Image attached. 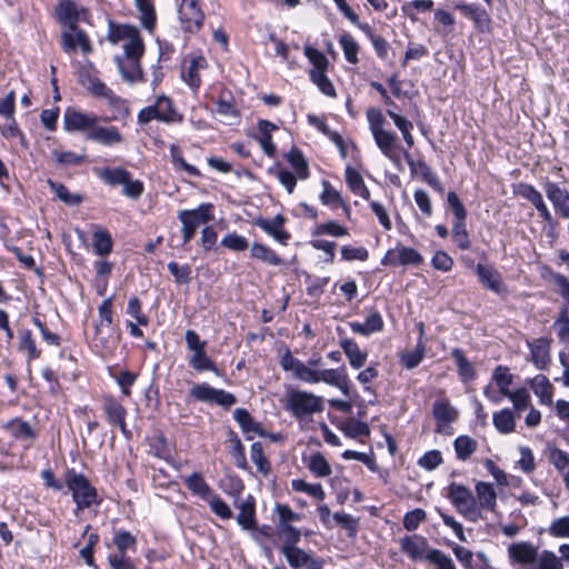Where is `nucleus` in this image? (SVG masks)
Wrapping results in <instances>:
<instances>
[{"instance_id": "obj_1", "label": "nucleus", "mask_w": 569, "mask_h": 569, "mask_svg": "<svg viewBox=\"0 0 569 569\" xmlns=\"http://www.w3.org/2000/svg\"><path fill=\"white\" fill-rule=\"evenodd\" d=\"M280 365L284 371L292 372L293 377L302 382L310 385L325 382L338 388L345 397H350L351 381L343 365L335 369H312L293 357L290 350L283 353Z\"/></svg>"}, {"instance_id": "obj_2", "label": "nucleus", "mask_w": 569, "mask_h": 569, "mask_svg": "<svg viewBox=\"0 0 569 569\" xmlns=\"http://www.w3.org/2000/svg\"><path fill=\"white\" fill-rule=\"evenodd\" d=\"M57 17L60 23L66 29L62 32V48L66 52H74L78 49L87 54L91 51L89 38L78 28V22L88 19V11L84 8H79L78 4L71 0H62L57 7Z\"/></svg>"}, {"instance_id": "obj_3", "label": "nucleus", "mask_w": 569, "mask_h": 569, "mask_svg": "<svg viewBox=\"0 0 569 569\" xmlns=\"http://www.w3.org/2000/svg\"><path fill=\"white\" fill-rule=\"evenodd\" d=\"M64 483L76 505V516L84 509L101 503L102 499L99 497L98 490L91 485L86 475L77 472L74 469H67L64 472Z\"/></svg>"}, {"instance_id": "obj_4", "label": "nucleus", "mask_w": 569, "mask_h": 569, "mask_svg": "<svg viewBox=\"0 0 569 569\" xmlns=\"http://www.w3.org/2000/svg\"><path fill=\"white\" fill-rule=\"evenodd\" d=\"M286 409L296 418H305L323 410V399L312 392L300 389H288Z\"/></svg>"}, {"instance_id": "obj_5", "label": "nucleus", "mask_w": 569, "mask_h": 569, "mask_svg": "<svg viewBox=\"0 0 569 569\" xmlns=\"http://www.w3.org/2000/svg\"><path fill=\"white\" fill-rule=\"evenodd\" d=\"M152 120H158L164 123L181 122L182 116L176 111L170 98L166 96H158L153 104L141 109L138 113L139 123L143 124Z\"/></svg>"}, {"instance_id": "obj_6", "label": "nucleus", "mask_w": 569, "mask_h": 569, "mask_svg": "<svg viewBox=\"0 0 569 569\" xmlns=\"http://www.w3.org/2000/svg\"><path fill=\"white\" fill-rule=\"evenodd\" d=\"M448 498L457 511L470 521H477L480 512L471 490L460 483L451 482L448 486Z\"/></svg>"}, {"instance_id": "obj_7", "label": "nucleus", "mask_w": 569, "mask_h": 569, "mask_svg": "<svg viewBox=\"0 0 569 569\" xmlns=\"http://www.w3.org/2000/svg\"><path fill=\"white\" fill-rule=\"evenodd\" d=\"M190 396L198 401L217 403L230 408L237 402V398L222 389H216L208 383L196 385L190 390Z\"/></svg>"}, {"instance_id": "obj_8", "label": "nucleus", "mask_w": 569, "mask_h": 569, "mask_svg": "<svg viewBox=\"0 0 569 569\" xmlns=\"http://www.w3.org/2000/svg\"><path fill=\"white\" fill-rule=\"evenodd\" d=\"M423 261L422 256L413 248L397 246L389 249L381 259V264L386 267L397 266H419Z\"/></svg>"}, {"instance_id": "obj_9", "label": "nucleus", "mask_w": 569, "mask_h": 569, "mask_svg": "<svg viewBox=\"0 0 569 569\" xmlns=\"http://www.w3.org/2000/svg\"><path fill=\"white\" fill-rule=\"evenodd\" d=\"M367 120L369 129L372 133L376 144L378 148H388L390 141H397L398 137L396 133L385 130V117L379 109L370 108L367 110Z\"/></svg>"}, {"instance_id": "obj_10", "label": "nucleus", "mask_w": 569, "mask_h": 569, "mask_svg": "<svg viewBox=\"0 0 569 569\" xmlns=\"http://www.w3.org/2000/svg\"><path fill=\"white\" fill-rule=\"evenodd\" d=\"M516 193L521 198L528 200L538 211L540 218L549 226L555 224L553 217L546 204L541 192L530 183L521 182L517 187Z\"/></svg>"}, {"instance_id": "obj_11", "label": "nucleus", "mask_w": 569, "mask_h": 569, "mask_svg": "<svg viewBox=\"0 0 569 569\" xmlns=\"http://www.w3.org/2000/svg\"><path fill=\"white\" fill-rule=\"evenodd\" d=\"M400 550L412 561L426 560L430 548L428 539L421 535H407L399 540Z\"/></svg>"}, {"instance_id": "obj_12", "label": "nucleus", "mask_w": 569, "mask_h": 569, "mask_svg": "<svg viewBox=\"0 0 569 569\" xmlns=\"http://www.w3.org/2000/svg\"><path fill=\"white\" fill-rule=\"evenodd\" d=\"M542 187L555 211L561 218L569 219V190L550 180H546Z\"/></svg>"}, {"instance_id": "obj_13", "label": "nucleus", "mask_w": 569, "mask_h": 569, "mask_svg": "<svg viewBox=\"0 0 569 569\" xmlns=\"http://www.w3.org/2000/svg\"><path fill=\"white\" fill-rule=\"evenodd\" d=\"M508 557L512 563L522 567H533L538 559L539 549L529 541H519L511 543L508 549Z\"/></svg>"}, {"instance_id": "obj_14", "label": "nucleus", "mask_w": 569, "mask_h": 569, "mask_svg": "<svg viewBox=\"0 0 569 569\" xmlns=\"http://www.w3.org/2000/svg\"><path fill=\"white\" fill-rule=\"evenodd\" d=\"M98 117L93 113L80 112L73 108H67L63 114V126L69 132L90 131L97 124Z\"/></svg>"}, {"instance_id": "obj_15", "label": "nucleus", "mask_w": 569, "mask_h": 569, "mask_svg": "<svg viewBox=\"0 0 569 569\" xmlns=\"http://www.w3.org/2000/svg\"><path fill=\"white\" fill-rule=\"evenodd\" d=\"M281 553L284 556L289 566L293 569L306 567L307 569H320L323 561L313 558L311 555L298 547L282 546Z\"/></svg>"}, {"instance_id": "obj_16", "label": "nucleus", "mask_w": 569, "mask_h": 569, "mask_svg": "<svg viewBox=\"0 0 569 569\" xmlns=\"http://www.w3.org/2000/svg\"><path fill=\"white\" fill-rule=\"evenodd\" d=\"M403 157L410 168L411 174H420L422 180L428 183L435 191L442 194L445 192L443 184L432 171V169L422 159L415 161L411 154L406 150Z\"/></svg>"}, {"instance_id": "obj_17", "label": "nucleus", "mask_w": 569, "mask_h": 569, "mask_svg": "<svg viewBox=\"0 0 569 569\" xmlns=\"http://www.w3.org/2000/svg\"><path fill=\"white\" fill-rule=\"evenodd\" d=\"M432 415L437 422L436 431L449 435L450 432L446 429L457 420L458 410L450 405L449 400L440 399L433 403Z\"/></svg>"}, {"instance_id": "obj_18", "label": "nucleus", "mask_w": 569, "mask_h": 569, "mask_svg": "<svg viewBox=\"0 0 569 569\" xmlns=\"http://www.w3.org/2000/svg\"><path fill=\"white\" fill-rule=\"evenodd\" d=\"M214 207L212 203L203 202L194 209H184L178 212V219L190 222L191 226L198 229L199 226L206 224L213 220Z\"/></svg>"}, {"instance_id": "obj_19", "label": "nucleus", "mask_w": 569, "mask_h": 569, "mask_svg": "<svg viewBox=\"0 0 569 569\" xmlns=\"http://www.w3.org/2000/svg\"><path fill=\"white\" fill-rule=\"evenodd\" d=\"M102 408L107 420L111 426H118L123 435L127 436L126 416L127 409L112 396H106L102 399Z\"/></svg>"}, {"instance_id": "obj_20", "label": "nucleus", "mask_w": 569, "mask_h": 569, "mask_svg": "<svg viewBox=\"0 0 569 569\" xmlns=\"http://www.w3.org/2000/svg\"><path fill=\"white\" fill-rule=\"evenodd\" d=\"M234 507L239 510L237 522L243 530H252L256 528V501L249 495L246 499L234 501Z\"/></svg>"}, {"instance_id": "obj_21", "label": "nucleus", "mask_w": 569, "mask_h": 569, "mask_svg": "<svg viewBox=\"0 0 569 569\" xmlns=\"http://www.w3.org/2000/svg\"><path fill=\"white\" fill-rule=\"evenodd\" d=\"M476 272L479 281L489 290L498 295L507 292L506 286L503 284L500 274L491 267L478 263Z\"/></svg>"}, {"instance_id": "obj_22", "label": "nucleus", "mask_w": 569, "mask_h": 569, "mask_svg": "<svg viewBox=\"0 0 569 569\" xmlns=\"http://www.w3.org/2000/svg\"><path fill=\"white\" fill-rule=\"evenodd\" d=\"M349 327L353 333L369 337L376 332H380L383 329V319L378 311H371L365 322L351 321Z\"/></svg>"}, {"instance_id": "obj_23", "label": "nucleus", "mask_w": 569, "mask_h": 569, "mask_svg": "<svg viewBox=\"0 0 569 569\" xmlns=\"http://www.w3.org/2000/svg\"><path fill=\"white\" fill-rule=\"evenodd\" d=\"M339 346L348 358L349 365L353 369H360L365 366L368 353L360 349L359 345L351 338H342Z\"/></svg>"}, {"instance_id": "obj_24", "label": "nucleus", "mask_w": 569, "mask_h": 569, "mask_svg": "<svg viewBox=\"0 0 569 569\" xmlns=\"http://www.w3.org/2000/svg\"><path fill=\"white\" fill-rule=\"evenodd\" d=\"M86 138L103 146H112L122 141V136L116 127H99L97 124L87 133Z\"/></svg>"}, {"instance_id": "obj_25", "label": "nucleus", "mask_w": 569, "mask_h": 569, "mask_svg": "<svg viewBox=\"0 0 569 569\" xmlns=\"http://www.w3.org/2000/svg\"><path fill=\"white\" fill-rule=\"evenodd\" d=\"M183 482L193 496L208 500L213 493V489L206 482L202 475L192 472L183 478Z\"/></svg>"}, {"instance_id": "obj_26", "label": "nucleus", "mask_w": 569, "mask_h": 569, "mask_svg": "<svg viewBox=\"0 0 569 569\" xmlns=\"http://www.w3.org/2000/svg\"><path fill=\"white\" fill-rule=\"evenodd\" d=\"M256 224L269 236L273 237L278 242L287 244L290 236L282 228L283 218L281 216H277L272 220L259 219L257 220Z\"/></svg>"}, {"instance_id": "obj_27", "label": "nucleus", "mask_w": 569, "mask_h": 569, "mask_svg": "<svg viewBox=\"0 0 569 569\" xmlns=\"http://www.w3.org/2000/svg\"><path fill=\"white\" fill-rule=\"evenodd\" d=\"M530 388L533 393L539 398L540 403H552L553 387L550 380L543 375H537L530 380Z\"/></svg>"}, {"instance_id": "obj_28", "label": "nucleus", "mask_w": 569, "mask_h": 569, "mask_svg": "<svg viewBox=\"0 0 569 569\" xmlns=\"http://www.w3.org/2000/svg\"><path fill=\"white\" fill-rule=\"evenodd\" d=\"M80 82L87 90L97 98L107 99L113 92L104 82L94 77L92 73H81Z\"/></svg>"}, {"instance_id": "obj_29", "label": "nucleus", "mask_w": 569, "mask_h": 569, "mask_svg": "<svg viewBox=\"0 0 569 569\" xmlns=\"http://www.w3.org/2000/svg\"><path fill=\"white\" fill-rule=\"evenodd\" d=\"M516 417L511 409L505 408L493 413L492 423L500 433L508 435L515 431Z\"/></svg>"}, {"instance_id": "obj_30", "label": "nucleus", "mask_w": 569, "mask_h": 569, "mask_svg": "<svg viewBox=\"0 0 569 569\" xmlns=\"http://www.w3.org/2000/svg\"><path fill=\"white\" fill-rule=\"evenodd\" d=\"M531 361L538 369H545L550 361L549 345L546 340L539 339L529 343Z\"/></svg>"}, {"instance_id": "obj_31", "label": "nucleus", "mask_w": 569, "mask_h": 569, "mask_svg": "<svg viewBox=\"0 0 569 569\" xmlns=\"http://www.w3.org/2000/svg\"><path fill=\"white\" fill-rule=\"evenodd\" d=\"M92 247L96 254L104 257L112 251L113 241L107 229L97 227L92 233Z\"/></svg>"}, {"instance_id": "obj_32", "label": "nucleus", "mask_w": 569, "mask_h": 569, "mask_svg": "<svg viewBox=\"0 0 569 569\" xmlns=\"http://www.w3.org/2000/svg\"><path fill=\"white\" fill-rule=\"evenodd\" d=\"M346 182L349 189L357 196L361 197L365 200L370 199V191L365 184L363 178L360 172L351 167H347L346 169Z\"/></svg>"}, {"instance_id": "obj_33", "label": "nucleus", "mask_w": 569, "mask_h": 569, "mask_svg": "<svg viewBox=\"0 0 569 569\" xmlns=\"http://www.w3.org/2000/svg\"><path fill=\"white\" fill-rule=\"evenodd\" d=\"M476 492L480 508L493 511L497 506V493L493 486L489 482L480 481L476 485Z\"/></svg>"}, {"instance_id": "obj_34", "label": "nucleus", "mask_w": 569, "mask_h": 569, "mask_svg": "<svg viewBox=\"0 0 569 569\" xmlns=\"http://www.w3.org/2000/svg\"><path fill=\"white\" fill-rule=\"evenodd\" d=\"M451 357L455 359L458 375L462 381L468 382L476 379V370L461 349H452Z\"/></svg>"}, {"instance_id": "obj_35", "label": "nucleus", "mask_w": 569, "mask_h": 569, "mask_svg": "<svg viewBox=\"0 0 569 569\" xmlns=\"http://www.w3.org/2000/svg\"><path fill=\"white\" fill-rule=\"evenodd\" d=\"M321 184L322 191L319 194V200L323 206L330 207L331 209L343 207L346 211L349 210V207L343 203L340 192L335 189L328 180H323Z\"/></svg>"}, {"instance_id": "obj_36", "label": "nucleus", "mask_w": 569, "mask_h": 569, "mask_svg": "<svg viewBox=\"0 0 569 569\" xmlns=\"http://www.w3.org/2000/svg\"><path fill=\"white\" fill-rule=\"evenodd\" d=\"M112 543L116 547L113 553L128 555L129 551L136 552L137 550L136 537L124 529L114 532Z\"/></svg>"}, {"instance_id": "obj_37", "label": "nucleus", "mask_w": 569, "mask_h": 569, "mask_svg": "<svg viewBox=\"0 0 569 569\" xmlns=\"http://www.w3.org/2000/svg\"><path fill=\"white\" fill-rule=\"evenodd\" d=\"M477 440L467 435L458 436L453 441L456 457L461 461L468 460L477 451Z\"/></svg>"}, {"instance_id": "obj_38", "label": "nucleus", "mask_w": 569, "mask_h": 569, "mask_svg": "<svg viewBox=\"0 0 569 569\" xmlns=\"http://www.w3.org/2000/svg\"><path fill=\"white\" fill-rule=\"evenodd\" d=\"M286 159L293 169V174H296L300 180H306L309 177L308 163L299 149L291 148L287 153Z\"/></svg>"}, {"instance_id": "obj_39", "label": "nucleus", "mask_w": 569, "mask_h": 569, "mask_svg": "<svg viewBox=\"0 0 569 569\" xmlns=\"http://www.w3.org/2000/svg\"><path fill=\"white\" fill-rule=\"evenodd\" d=\"M129 171L124 168H103L97 171L98 177L106 183L112 187L122 186L128 182Z\"/></svg>"}, {"instance_id": "obj_40", "label": "nucleus", "mask_w": 569, "mask_h": 569, "mask_svg": "<svg viewBox=\"0 0 569 569\" xmlns=\"http://www.w3.org/2000/svg\"><path fill=\"white\" fill-rule=\"evenodd\" d=\"M250 257L270 266H280L282 263L281 258L271 248L259 242H254L250 247Z\"/></svg>"}, {"instance_id": "obj_41", "label": "nucleus", "mask_w": 569, "mask_h": 569, "mask_svg": "<svg viewBox=\"0 0 569 569\" xmlns=\"http://www.w3.org/2000/svg\"><path fill=\"white\" fill-rule=\"evenodd\" d=\"M307 468L319 478H326L332 473L330 463L320 452L310 455L307 460Z\"/></svg>"}, {"instance_id": "obj_42", "label": "nucleus", "mask_w": 569, "mask_h": 569, "mask_svg": "<svg viewBox=\"0 0 569 569\" xmlns=\"http://www.w3.org/2000/svg\"><path fill=\"white\" fill-rule=\"evenodd\" d=\"M387 114L392 119L395 126L401 132L403 140H405L406 144L408 146V148L413 147L415 140H413V136L411 134V130L413 128L412 122L409 121L407 118L400 116L393 109H388Z\"/></svg>"}, {"instance_id": "obj_43", "label": "nucleus", "mask_w": 569, "mask_h": 569, "mask_svg": "<svg viewBox=\"0 0 569 569\" xmlns=\"http://www.w3.org/2000/svg\"><path fill=\"white\" fill-rule=\"evenodd\" d=\"M234 420L239 423L244 433L262 435L261 427L251 415L243 408H237L233 412Z\"/></svg>"}, {"instance_id": "obj_44", "label": "nucleus", "mask_w": 569, "mask_h": 569, "mask_svg": "<svg viewBox=\"0 0 569 569\" xmlns=\"http://www.w3.org/2000/svg\"><path fill=\"white\" fill-rule=\"evenodd\" d=\"M536 566L526 569H563L561 558L551 550H542L538 553Z\"/></svg>"}, {"instance_id": "obj_45", "label": "nucleus", "mask_w": 569, "mask_h": 569, "mask_svg": "<svg viewBox=\"0 0 569 569\" xmlns=\"http://www.w3.org/2000/svg\"><path fill=\"white\" fill-rule=\"evenodd\" d=\"M328 234L336 238L346 237L349 234L348 229L335 220H330L316 226L312 230V236Z\"/></svg>"}, {"instance_id": "obj_46", "label": "nucleus", "mask_w": 569, "mask_h": 569, "mask_svg": "<svg viewBox=\"0 0 569 569\" xmlns=\"http://www.w3.org/2000/svg\"><path fill=\"white\" fill-rule=\"evenodd\" d=\"M506 398H508L512 405H513V412L517 417L520 416V412L527 409L531 403V398L527 389L525 388H518L517 390H512L508 395H506Z\"/></svg>"}, {"instance_id": "obj_47", "label": "nucleus", "mask_w": 569, "mask_h": 569, "mask_svg": "<svg viewBox=\"0 0 569 569\" xmlns=\"http://www.w3.org/2000/svg\"><path fill=\"white\" fill-rule=\"evenodd\" d=\"M189 365L196 370V371H217V366L213 360H211L206 349H201L199 351H196L191 353L189 358Z\"/></svg>"}, {"instance_id": "obj_48", "label": "nucleus", "mask_w": 569, "mask_h": 569, "mask_svg": "<svg viewBox=\"0 0 569 569\" xmlns=\"http://www.w3.org/2000/svg\"><path fill=\"white\" fill-rule=\"evenodd\" d=\"M138 33V29L129 24H109L108 39L113 42H126L129 38Z\"/></svg>"}, {"instance_id": "obj_49", "label": "nucleus", "mask_w": 569, "mask_h": 569, "mask_svg": "<svg viewBox=\"0 0 569 569\" xmlns=\"http://www.w3.org/2000/svg\"><path fill=\"white\" fill-rule=\"evenodd\" d=\"M216 112L229 124L237 123L240 120L239 110L231 101L226 100L223 97H220L217 101Z\"/></svg>"}, {"instance_id": "obj_50", "label": "nucleus", "mask_w": 569, "mask_h": 569, "mask_svg": "<svg viewBox=\"0 0 569 569\" xmlns=\"http://www.w3.org/2000/svg\"><path fill=\"white\" fill-rule=\"evenodd\" d=\"M48 184L52 192L64 203L69 206H77L82 201V197L80 194H74L69 191V189L59 182H54L49 179Z\"/></svg>"}, {"instance_id": "obj_51", "label": "nucleus", "mask_w": 569, "mask_h": 569, "mask_svg": "<svg viewBox=\"0 0 569 569\" xmlns=\"http://www.w3.org/2000/svg\"><path fill=\"white\" fill-rule=\"evenodd\" d=\"M143 43L140 38L139 32L129 38L123 43V52L128 60L132 61L133 63H137L140 57L143 53Z\"/></svg>"}, {"instance_id": "obj_52", "label": "nucleus", "mask_w": 569, "mask_h": 569, "mask_svg": "<svg viewBox=\"0 0 569 569\" xmlns=\"http://www.w3.org/2000/svg\"><path fill=\"white\" fill-rule=\"evenodd\" d=\"M19 349L27 351L29 361L38 359L41 355V351L37 348L36 341L32 338V333L29 329L20 331Z\"/></svg>"}, {"instance_id": "obj_53", "label": "nucleus", "mask_w": 569, "mask_h": 569, "mask_svg": "<svg viewBox=\"0 0 569 569\" xmlns=\"http://www.w3.org/2000/svg\"><path fill=\"white\" fill-rule=\"evenodd\" d=\"M547 457L549 462L558 470L563 471L569 467V453L556 446L548 445Z\"/></svg>"}, {"instance_id": "obj_54", "label": "nucleus", "mask_w": 569, "mask_h": 569, "mask_svg": "<svg viewBox=\"0 0 569 569\" xmlns=\"http://www.w3.org/2000/svg\"><path fill=\"white\" fill-rule=\"evenodd\" d=\"M291 488L297 492H305L318 500H323L326 497V492L320 483L311 485L302 479H293Z\"/></svg>"}, {"instance_id": "obj_55", "label": "nucleus", "mask_w": 569, "mask_h": 569, "mask_svg": "<svg viewBox=\"0 0 569 569\" xmlns=\"http://www.w3.org/2000/svg\"><path fill=\"white\" fill-rule=\"evenodd\" d=\"M99 323L94 327L96 337L102 333V327H109L112 323V298L104 299L98 307Z\"/></svg>"}, {"instance_id": "obj_56", "label": "nucleus", "mask_w": 569, "mask_h": 569, "mask_svg": "<svg viewBox=\"0 0 569 569\" xmlns=\"http://www.w3.org/2000/svg\"><path fill=\"white\" fill-rule=\"evenodd\" d=\"M400 73H393V76L389 80V86L392 93L400 97H410L415 92V87L411 81L406 79H400Z\"/></svg>"}, {"instance_id": "obj_57", "label": "nucleus", "mask_w": 569, "mask_h": 569, "mask_svg": "<svg viewBox=\"0 0 569 569\" xmlns=\"http://www.w3.org/2000/svg\"><path fill=\"white\" fill-rule=\"evenodd\" d=\"M140 20L144 28L151 30L156 22L154 7L150 0H136Z\"/></svg>"}, {"instance_id": "obj_58", "label": "nucleus", "mask_w": 569, "mask_h": 569, "mask_svg": "<svg viewBox=\"0 0 569 569\" xmlns=\"http://www.w3.org/2000/svg\"><path fill=\"white\" fill-rule=\"evenodd\" d=\"M170 156L172 163L176 168L187 172L188 174L192 177H199L200 171L192 164L188 163L184 158L182 157V152L180 148L176 144L170 146Z\"/></svg>"}, {"instance_id": "obj_59", "label": "nucleus", "mask_w": 569, "mask_h": 569, "mask_svg": "<svg viewBox=\"0 0 569 569\" xmlns=\"http://www.w3.org/2000/svg\"><path fill=\"white\" fill-rule=\"evenodd\" d=\"M426 561L433 565L435 569H456L453 560L440 549L429 551Z\"/></svg>"}, {"instance_id": "obj_60", "label": "nucleus", "mask_w": 569, "mask_h": 569, "mask_svg": "<svg viewBox=\"0 0 569 569\" xmlns=\"http://www.w3.org/2000/svg\"><path fill=\"white\" fill-rule=\"evenodd\" d=\"M339 42L342 47L347 61L350 63H356L358 61L359 46L353 39V37L348 32H343L339 37Z\"/></svg>"}, {"instance_id": "obj_61", "label": "nucleus", "mask_w": 569, "mask_h": 569, "mask_svg": "<svg viewBox=\"0 0 569 569\" xmlns=\"http://www.w3.org/2000/svg\"><path fill=\"white\" fill-rule=\"evenodd\" d=\"M492 379L505 396L512 391L509 387L512 385L513 376L507 367L498 366L493 371Z\"/></svg>"}, {"instance_id": "obj_62", "label": "nucleus", "mask_w": 569, "mask_h": 569, "mask_svg": "<svg viewBox=\"0 0 569 569\" xmlns=\"http://www.w3.org/2000/svg\"><path fill=\"white\" fill-rule=\"evenodd\" d=\"M211 511L222 520H229L233 517L231 508L216 492L207 500Z\"/></svg>"}, {"instance_id": "obj_63", "label": "nucleus", "mask_w": 569, "mask_h": 569, "mask_svg": "<svg viewBox=\"0 0 569 569\" xmlns=\"http://www.w3.org/2000/svg\"><path fill=\"white\" fill-rule=\"evenodd\" d=\"M12 437L18 440L31 441L36 437V432L31 428V426L21 420L12 421L8 426Z\"/></svg>"}, {"instance_id": "obj_64", "label": "nucleus", "mask_w": 569, "mask_h": 569, "mask_svg": "<svg viewBox=\"0 0 569 569\" xmlns=\"http://www.w3.org/2000/svg\"><path fill=\"white\" fill-rule=\"evenodd\" d=\"M553 328L557 332L559 340H561V341L569 340V311H568L567 307H565L559 312L557 319L553 322Z\"/></svg>"}]
</instances>
